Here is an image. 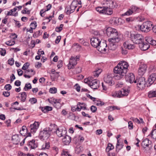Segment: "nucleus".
Instances as JSON below:
<instances>
[{
  "mask_svg": "<svg viewBox=\"0 0 156 156\" xmlns=\"http://www.w3.org/2000/svg\"><path fill=\"white\" fill-rule=\"evenodd\" d=\"M107 35L110 37L108 39V47L111 50H114L117 48L118 44L121 40V36L117 30L111 27L106 30Z\"/></svg>",
  "mask_w": 156,
  "mask_h": 156,
  "instance_id": "obj_1",
  "label": "nucleus"
},
{
  "mask_svg": "<svg viewBox=\"0 0 156 156\" xmlns=\"http://www.w3.org/2000/svg\"><path fill=\"white\" fill-rule=\"evenodd\" d=\"M129 66L128 63L125 61L120 62L114 69L115 73L117 74L115 76V79L120 80L125 75L127 71V68Z\"/></svg>",
  "mask_w": 156,
  "mask_h": 156,
  "instance_id": "obj_2",
  "label": "nucleus"
},
{
  "mask_svg": "<svg viewBox=\"0 0 156 156\" xmlns=\"http://www.w3.org/2000/svg\"><path fill=\"white\" fill-rule=\"evenodd\" d=\"M130 38L133 43L139 44L143 42L144 39L142 35L139 34H131Z\"/></svg>",
  "mask_w": 156,
  "mask_h": 156,
  "instance_id": "obj_3",
  "label": "nucleus"
},
{
  "mask_svg": "<svg viewBox=\"0 0 156 156\" xmlns=\"http://www.w3.org/2000/svg\"><path fill=\"white\" fill-rule=\"evenodd\" d=\"M51 129L49 127H46L41 131L39 134V137L41 140L48 139L51 133Z\"/></svg>",
  "mask_w": 156,
  "mask_h": 156,
  "instance_id": "obj_4",
  "label": "nucleus"
},
{
  "mask_svg": "<svg viewBox=\"0 0 156 156\" xmlns=\"http://www.w3.org/2000/svg\"><path fill=\"white\" fill-rule=\"evenodd\" d=\"M135 83H136L137 88L139 90H142L145 88L146 86L145 79L143 77H140L136 80Z\"/></svg>",
  "mask_w": 156,
  "mask_h": 156,
  "instance_id": "obj_5",
  "label": "nucleus"
},
{
  "mask_svg": "<svg viewBox=\"0 0 156 156\" xmlns=\"http://www.w3.org/2000/svg\"><path fill=\"white\" fill-rule=\"evenodd\" d=\"M152 23L150 21H147L144 22L140 27L141 31L144 32H147L149 31L152 28Z\"/></svg>",
  "mask_w": 156,
  "mask_h": 156,
  "instance_id": "obj_6",
  "label": "nucleus"
},
{
  "mask_svg": "<svg viewBox=\"0 0 156 156\" xmlns=\"http://www.w3.org/2000/svg\"><path fill=\"white\" fill-rule=\"evenodd\" d=\"M101 42V39L99 37H94L90 39V43L92 46L95 48L98 47Z\"/></svg>",
  "mask_w": 156,
  "mask_h": 156,
  "instance_id": "obj_7",
  "label": "nucleus"
},
{
  "mask_svg": "<svg viewBox=\"0 0 156 156\" xmlns=\"http://www.w3.org/2000/svg\"><path fill=\"white\" fill-rule=\"evenodd\" d=\"M79 60V57L76 56H72L70 59L69 62L68 68L69 69H71L77 64V61Z\"/></svg>",
  "mask_w": 156,
  "mask_h": 156,
  "instance_id": "obj_8",
  "label": "nucleus"
},
{
  "mask_svg": "<svg viewBox=\"0 0 156 156\" xmlns=\"http://www.w3.org/2000/svg\"><path fill=\"white\" fill-rule=\"evenodd\" d=\"M98 48V51L102 53L107 52L106 51L108 50V48L110 49L108 46L107 47V44L105 42H101Z\"/></svg>",
  "mask_w": 156,
  "mask_h": 156,
  "instance_id": "obj_9",
  "label": "nucleus"
},
{
  "mask_svg": "<svg viewBox=\"0 0 156 156\" xmlns=\"http://www.w3.org/2000/svg\"><path fill=\"white\" fill-rule=\"evenodd\" d=\"M99 81L97 80H93L89 83V85L94 90L98 89L99 87Z\"/></svg>",
  "mask_w": 156,
  "mask_h": 156,
  "instance_id": "obj_10",
  "label": "nucleus"
},
{
  "mask_svg": "<svg viewBox=\"0 0 156 156\" xmlns=\"http://www.w3.org/2000/svg\"><path fill=\"white\" fill-rule=\"evenodd\" d=\"M141 145L144 148L148 147L150 149L153 146L151 141L147 138L144 139L143 140Z\"/></svg>",
  "mask_w": 156,
  "mask_h": 156,
  "instance_id": "obj_11",
  "label": "nucleus"
},
{
  "mask_svg": "<svg viewBox=\"0 0 156 156\" xmlns=\"http://www.w3.org/2000/svg\"><path fill=\"white\" fill-rule=\"evenodd\" d=\"M48 101L50 103L53 104L54 106L56 108H58L61 106V99H55L54 98H51V100L48 99Z\"/></svg>",
  "mask_w": 156,
  "mask_h": 156,
  "instance_id": "obj_12",
  "label": "nucleus"
},
{
  "mask_svg": "<svg viewBox=\"0 0 156 156\" xmlns=\"http://www.w3.org/2000/svg\"><path fill=\"white\" fill-rule=\"evenodd\" d=\"M104 81L105 83L108 85L111 86L114 84V81L112 80V74L108 75L104 78Z\"/></svg>",
  "mask_w": 156,
  "mask_h": 156,
  "instance_id": "obj_13",
  "label": "nucleus"
},
{
  "mask_svg": "<svg viewBox=\"0 0 156 156\" xmlns=\"http://www.w3.org/2000/svg\"><path fill=\"white\" fill-rule=\"evenodd\" d=\"M39 123L35 121L33 124L30 125V131L31 133H34L39 127Z\"/></svg>",
  "mask_w": 156,
  "mask_h": 156,
  "instance_id": "obj_14",
  "label": "nucleus"
},
{
  "mask_svg": "<svg viewBox=\"0 0 156 156\" xmlns=\"http://www.w3.org/2000/svg\"><path fill=\"white\" fill-rule=\"evenodd\" d=\"M122 20L121 18H117L113 17L111 18L109 20L110 23L112 25H121V21Z\"/></svg>",
  "mask_w": 156,
  "mask_h": 156,
  "instance_id": "obj_15",
  "label": "nucleus"
},
{
  "mask_svg": "<svg viewBox=\"0 0 156 156\" xmlns=\"http://www.w3.org/2000/svg\"><path fill=\"white\" fill-rule=\"evenodd\" d=\"M146 65L143 64L141 65L139 68L138 73L140 75H143L146 71L147 68Z\"/></svg>",
  "mask_w": 156,
  "mask_h": 156,
  "instance_id": "obj_16",
  "label": "nucleus"
},
{
  "mask_svg": "<svg viewBox=\"0 0 156 156\" xmlns=\"http://www.w3.org/2000/svg\"><path fill=\"white\" fill-rule=\"evenodd\" d=\"M126 81L132 83H135V76L134 74L132 73H129L126 76Z\"/></svg>",
  "mask_w": 156,
  "mask_h": 156,
  "instance_id": "obj_17",
  "label": "nucleus"
},
{
  "mask_svg": "<svg viewBox=\"0 0 156 156\" xmlns=\"http://www.w3.org/2000/svg\"><path fill=\"white\" fill-rule=\"evenodd\" d=\"M56 133L58 137H61L63 136L66 134V131L65 129L60 128L57 129Z\"/></svg>",
  "mask_w": 156,
  "mask_h": 156,
  "instance_id": "obj_18",
  "label": "nucleus"
},
{
  "mask_svg": "<svg viewBox=\"0 0 156 156\" xmlns=\"http://www.w3.org/2000/svg\"><path fill=\"white\" fill-rule=\"evenodd\" d=\"M139 46L141 49L143 51L146 50L150 47V45L148 44L143 42L139 44Z\"/></svg>",
  "mask_w": 156,
  "mask_h": 156,
  "instance_id": "obj_19",
  "label": "nucleus"
},
{
  "mask_svg": "<svg viewBox=\"0 0 156 156\" xmlns=\"http://www.w3.org/2000/svg\"><path fill=\"white\" fill-rule=\"evenodd\" d=\"M156 80V74L153 73L151 75L148 79V81L150 85L154 83L155 80Z\"/></svg>",
  "mask_w": 156,
  "mask_h": 156,
  "instance_id": "obj_20",
  "label": "nucleus"
},
{
  "mask_svg": "<svg viewBox=\"0 0 156 156\" xmlns=\"http://www.w3.org/2000/svg\"><path fill=\"white\" fill-rule=\"evenodd\" d=\"M12 140L14 144H17L20 142V138L18 135H15L12 136Z\"/></svg>",
  "mask_w": 156,
  "mask_h": 156,
  "instance_id": "obj_21",
  "label": "nucleus"
},
{
  "mask_svg": "<svg viewBox=\"0 0 156 156\" xmlns=\"http://www.w3.org/2000/svg\"><path fill=\"white\" fill-rule=\"evenodd\" d=\"M77 1H73L70 5L71 8V13H72L75 10V8L77 7Z\"/></svg>",
  "mask_w": 156,
  "mask_h": 156,
  "instance_id": "obj_22",
  "label": "nucleus"
},
{
  "mask_svg": "<svg viewBox=\"0 0 156 156\" xmlns=\"http://www.w3.org/2000/svg\"><path fill=\"white\" fill-rule=\"evenodd\" d=\"M35 140H33L29 142L28 145L31 149H34L37 147V144L35 143Z\"/></svg>",
  "mask_w": 156,
  "mask_h": 156,
  "instance_id": "obj_23",
  "label": "nucleus"
},
{
  "mask_svg": "<svg viewBox=\"0 0 156 156\" xmlns=\"http://www.w3.org/2000/svg\"><path fill=\"white\" fill-rule=\"evenodd\" d=\"M124 47L128 49H133L135 48L133 44H129L128 42H125L123 44Z\"/></svg>",
  "mask_w": 156,
  "mask_h": 156,
  "instance_id": "obj_24",
  "label": "nucleus"
},
{
  "mask_svg": "<svg viewBox=\"0 0 156 156\" xmlns=\"http://www.w3.org/2000/svg\"><path fill=\"white\" fill-rule=\"evenodd\" d=\"M123 90H119L115 91L112 95V96L113 97L121 98L122 97V92H124Z\"/></svg>",
  "mask_w": 156,
  "mask_h": 156,
  "instance_id": "obj_25",
  "label": "nucleus"
},
{
  "mask_svg": "<svg viewBox=\"0 0 156 156\" xmlns=\"http://www.w3.org/2000/svg\"><path fill=\"white\" fill-rule=\"evenodd\" d=\"M109 5V6L110 8H114L116 6V2L111 0H110L107 3Z\"/></svg>",
  "mask_w": 156,
  "mask_h": 156,
  "instance_id": "obj_26",
  "label": "nucleus"
},
{
  "mask_svg": "<svg viewBox=\"0 0 156 156\" xmlns=\"http://www.w3.org/2000/svg\"><path fill=\"white\" fill-rule=\"evenodd\" d=\"M52 110V108L51 107L47 106L44 107H42L41 108L42 111L44 113L48 112L49 111Z\"/></svg>",
  "mask_w": 156,
  "mask_h": 156,
  "instance_id": "obj_27",
  "label": "nucleus"
},
{
  "mask_svg": "<svg viewBox=\"0 0 156 156\" xmlns=\"http://www.w3.org/2000/svg\"><path fill=\"white\" fill-rule=\"evenodd\" d=\"M71 137L68 135H66L64 138L63 139V142H65L66 144H69L71 141Z\"/></svg>",
  "mask_w": 156,
  "mask_h": 156,
  "instance_id": "obj_28",
  "label": "nucleus"
},
{
  "mask_svg": "<svg viewBox=\"0 0 156 156\" xmlns=\"http://www.w3.org/2000/svg\"><path fill=\"white\" fill-rule=\"evenodd\" d=\"M148 96L150 98L156 97V89L155 90L149 91L148 93Z\"/></svg>",
  "mask_w": 156,
  "mask_h": 156,
  "instance_id": "obj_29",
  "label": "nucleus"
},
{
  "mask_svg": "<svg viewBox=\"0 0 156 156\" xmlns=\"http://www.w3.org/2000/svg\"><path fill=\"white\" fill-rule=\"evenodd\" d=\"M105 14L111 15L113 13L112 10L111 8H108L105 7Z\"/></svg>",
  "mask_w": 156,
  "mask_h": 156,
  "instance_id": "obj_30",
  "label": "nucleus"
},
{
  "mask_svg": "<svg viewBox=\"0 0 156 156\" xmlns=\"http://www.w3.org/2000/svg\"><path fill=\"white\" fill-rule=\"evenodd\" d=\"M20 94H21V101L23 102H24L26 100L27 96L26 93L25 92H23L21 93H20Z\"/></svg>",
  "mask_w": 156,
  "mask_h": 156,
  "instance_id": "obj_31",
  "label": "nucleus"
},
{
  "mask_svg": "<svg viewBox=\"0 0 156 156\" xmlns=\"http://www.w3.org/2000/svg\"><path fill=\"white\" fill-rule=\"evenodd\" d=\"M114 147L111 144L109 143L108 144V146L106 149V151L107 152H109L110 150H111L113 149Z\"/></svg>",
  "mask_w": 156,
  "mask_h": 156,
  "instance_id": "obj_32",
  "label": "nucleus"
},
{
  "mask_svg": "<svg viewBox=\"0 0 156 156\" xmlns=\"http://www.w3.org/2000/svg\"><path fill=\"white\" fill-rule=\"evenodd\" d=\"M79 42L84 46H88L89 43L83 39H80L79 40Z\"/></svg>",
  "mask_w": 156,
  "mask_h": 156,
  "instance_id": "obj_33",
  "label": "nucleus"
},
{
  "mask_svg": "<svg viewBox=\"0 0 156 156\" xmlns=\"http://www.w3.org/2000/svg\"><path fill=\"white\" fill-rule=\"evenodd\" d=\"M130 9H131L133 13L137 12L139 10V8L135 6H132L130 7Z\"/></svg>",
  "mask_w": 156,
  "mask_h": 156,
  "instance_id": "obj_34",
  "label": "nucleus"
},
{
  "mask_svg": "<svg viewBox=\"0 0 156 156\" xmlns=\"http://www.w3.org/2000/svg\"><path fill=\"white\" fill-rule=\"evenodd\" d=\"M32 87L30 83H27L25 84L23 90L25 91H27L28 89H31Z\"/></svg>",
  "mask_w": 156,
  "mask_h": 156,
  "instance_id": "obj_35",
  "label": "nucleus"
},
{
  "mask_svg": "<svg viewBox=\"0 0 156 156\" xmlns=\"http://www.w3.org/2000/svg\"><path fill=\"white\" fill-rule=\"evenodd\" d=\"M49 147V143L48 142H46L42 145L41 149L43 150L48 149Z\"/></svg>",
  "mask_w": 156,
  "mask_h": 156,
  "instance_id": "obj_36",
  "label": "nucleus"
},
{
  "mask_svg": "<svg viewBox=\"0 0 156 156\" xmlns=\"http://www.w3.org/2000/svg\"><path fill=\"white\" fill-rule=\"evenodd\" d=\"M16 10H17L16 8L10 10L9 12H8V13H7V15H8V16L12 15V16H16L15 15H13L12 14V13L13 12H15Z\"/></svg>",
  "mask_w": 156,
  "mask_h": 156,
  "instance_id": "obj_37",
  "label": "nucleus"
},
{
  "mask_svg": "<svg viewBox=\"0 0 156 156\" xmlns=\"http://www.w3.org/2000/svg\"><path fill=\"white\" fill-rule=\"evenodd\" d=\"M71 11V8L70 6H66V8H65V11L66 12V13L67 14H70L71 13L70 12Z\"/></svg>",
  "mask_w": 156,
  "mask_h": 156,
  "instance_id": "obj_38",
  "label": "nucleus"
},
{
  "mask_svg": "<svg viewBox=\"0 0 156 156\" xmlns=\"http://www.w3.org/2000/svg\"><path fill=\"white\" fill-rule=\"evenodd\" d=\"M150 135L153 139H156V129L152 131Z\"/></svg>",
  "mask_w": 156,
  "mask_h": 156,
  "instance_id": "obj_39",
  "label": "nucleus"
},
{
  "mask_svg": "<svg viewBox=\"0 0 156 156\" xmlns=\"http://www.w3.org/2000/svg\"><path fill=\"white\" fill-rule=\"evenodd\" d=\"M15 44V41H14L10 40L8 41L5 42V44L9 46H12L13 45Z\"/></svg>",
  "mask_w": 156,
  "mask_h": 156,
  "instance_id": "obj_40",
  "label": "nucleus"
},
{
  "mask_svg": "<svg viewBox=\"0 0 156 156\" xmlns=\"http://www.w3.org/2000/svg\"><path fill=\"white\" fill-rule=\"evenodd\" d=\"M63 26V24H61L59 27H56L55 31L58 32H60L62 29V27Z\"/></svg>",
  "mask_w": 156,
  "mask_h": 156,
  "instance_id": "obj_41",
  "label": "nucleus"
},
{
  "mask_svg": "<svg viewBox=\"0 0 156 156\" xmlns=\"http://www.w3.org/2000/svg\"><path fill=\"white\" fill-rule=\"evenodd\" d=\"M30 27L32 29H35L37 26V23L36 22L34 21L32 23H31L30 25Z\"/></svg>",
  "mask_w": 156,
  "mask_h": 156,
  "instance_id": "obj_42",
  "label": "nucleus"
},
{
  "mask_svg": "<svg viewBox=\"0 0 156 156\" xmlns=\"http://www.w3.org/2000/svg\"><path fill=\"white\" fill-rule=\"evenodd\" d=\"M27 129L26 126H23L22 129L20 131L21 134L23 135L24 133H22V132H24L25 133H26L27 132Z\"/></svg>",
  "mask_w": 156,
  "mask_h": 156,
  "instance_id": "obj_43",
  "label": "nucleus"
},
{
  "mask_svg": "<svg viewBox=\"0 0 156 156\" xmlns=\"http://www.w3.org/2000/svg\"><path fill=\"white\" fill-rule=\"evenodd\" d=\"M29 101L32 104H34L37 102V99L35 98H31L29 100Z\"/></svg>",
  "mask_w": 156,
  "mask_h": 156,
  "instance_id": "obj_44",
  "label": "nucleus"
},
{
  "mask_svg": "<svg viewBox=\"0 0 156 156\" xmlns=\"http://www.w3.org/2000/svg\"><path fill=\"white\" fill-rule=\"evenodd\" d=\"M152 37H145V40L147 42V43L148 44H149L151 42V41H152Z\"/></svg>",
  "mask_w": 156,
  "mask_h": 156,
  "instance_id": "obj_45",
  "label": "nucleus"
},
{
  "mask_svg": "<svg viewBox=\"0 0 156 156\" xmlns=\"http://www.w3.org/2000/svg\"><path fill=\"white\" fill-rule=\"evenodd\" d=\"M130 119L132 120L134 122L137 123L138 124L140 123V120L137 118L131 117Z\"/></svg>",
  "mask_w": 156,
  "mask_h": 156,
  "instance_id": "obj_46",
  "label": "nucleus"
},
{
  "mask_svg": "<svg viewBox=\"0 0 156 156\" xmlns=\"http://www.w3.org/2000/svg\"><path fill=\"white\" fill-rule=\"evenodd\" d=\"M133 12L130 9H129L127 11L125 12L123 15V16L128 15L129 16L133 13Z\"/></svg>",
  "mask_w": 156,
  "mask_h": 156,
  "instance_id": "obj_47",
  "label": "nucleus"
},
{
  "mask_svg": "<svg viewBox=\"0 0 156 156\" xmlns=\"http://www.w3.org/2000/svg\"><path fill=\"white\" fill-rule=\"evenodd\" d=\"M57 91L56 88L55 87H52L50 88L49 90V92L50 93L52 94L55 93Z\"/></svg>",
  "mask_w": 156,
  "mask_h": 156,
  "instance_id": "obj_48",
  "label": "nucleus"
},
{
  "mask_svg": "<svg viewBox=\"0 0 156 156\" xmlns=\"http://www.w3.org/2000/svg\"><path fill=\"white\" fill-rule=\"evenodd\" d=\"M29 66V64L28 62L25 63L22 67V69L23 70H26L28 68Z\"/></svg>",
  "mask_w": 156,
  "mask_h": 156,
  "instance_id": "obj_49",
  "label": "nucleus"
},
{
  "mask_svg": "<svg viewBox=\"0 0 156 156\" xmlns=\"http://www.w3.org/2000/svg\"><path fill=\"white\" fill-rule=\"evenodd\" d=\"M121 90H123L124 92H122V97L125 96H127L129 92L128 90L125 89H122Z\"/></svg>",
  "mask_w": 156,
  "mask_h": 156,
  "instance_id": "obj_50",
  "label": "nucleus"
},
{
  "mask_svg": "<svg viewBox=\"0 0 156 156\" xmlns=\"http://www.w3.org/2000/svg\"><path fill=\"white\" fill-rule=\"evenodd\" d=\"M4 88L6 90H9L11 89L12 86L10 84H7L5 86Z\"/></svg>",
  "mask_w": 156,
  "mask_h": 156,
  "instance_id": "obj_51",
  "label": "nucleus"
},
{
  "mask_svg": "<svg viewBox=\"0 0 156 156\" xmlns=\"http://www.w3.org/2000/svg\"><path fill=\"white\" fill-rule=\"evenodd\" d=\"M128 128L129 129H132L133 128V123L131 121H129L128 122Z\"/></svg>",
  "mask_w": 156,
  "mask_h": 156,
  "instance_id": "obj_52",
  "label": "nucleus"
},
{
  "mask_svg": "<svg viewBox=\"0 0 156 156\" xmlns=\"http://www.w3.org/2000/svg\"><path fill=\"white\" fill-rule=\"evenodd\" d=\"M8 63L11 66L14 63V60L13 58H11L9 59Z\"/></svg>",
  "mask_w": 156,
  "mask_h": 156,
  "instance_id": "obj_53",
  "label": "nucleus"
},
{
  "mask_svg": "<svg viewBox=\"0 0 156 156\" xmlns=\"http://www.w3.org/2000/svg\"><path fill=\"white\" fill-rule=\"evenodd\" d=\"M1 49L0 48V50ZM0 51V54L2 56H4L6 53V51L5 49H3V48L1 49V50Z\"/></svg>",
  "mask_w": 156,
  "mask_h": 156,
  "instance_id": "obj_54",
  "label": "nucleus"
},
{
  "mask_svg": "<svg viewBox=\"0 0 156 156\" xmlns=\"http://www.w3.org/2000/svg\"><path fill=\"white\" fill-rule=\"evenodd\" d=\"M3 95L6 97H8L10 95V93L8 91H4L3 92Z\"/></svg>",
  "mask_w": 156,
  "mask_h": 156,
  "instance_id": "obj_55",
  "label": "nucleus"
},
{
  "mask_svg": "<svg viewBox=\"0 0 156 156\" xmlns=\"http://www.w3.org/2000/svg\"><path fill=\"white\" fill-rule=\"evenodd\" d=\"M90 110L93 112H95L97 110V108L96 106L92 105L90 107Z\"/></svg>",
  "mask_w": 156,
  "mask_h": 156,
  "instance_id": "obj_56",
  "label": "nucleus"
},
{
  "mask_svg": "<svg viewBox=\"0 0 156 156\" xmlns=\"http://www.w3.org/2000/svg\"><path fill=\"white\" fill-rule=\"evenodd\" d=\"M63 62L62 61H59L58 62L57 66L58 68L59 69L62 66Z\"/></svg>",
  "mask_w": 156,
  "mask_h": 156,
  "instance_id": "obj_57",
  "label": "nucleus"
},
{
  "mask_svg": "<svg viewBox=\"0 0 156 156\" xmlns=\"http://www.w3.org/2000/svg\"><path fill=\"white\" fill-rule=\"evenodd\" d=\"M107 84L105 83H102V86L103 87V90H106L107 89V87L106 85Z\"/></svg>",
  "mask_w": 156,
  "mask_h": 156,
  "instance_id": "obj_58",
  "label": "nucleus"
},
{
  "mask_svg": "<svg viewBox=\"0 0 156 156\" xmlns=\"http://www.w3.org/2000/svg\"><path fill=\"white\" fill-rule=\"evenodd\" d=\"M61 39V36H58L57 37L55 41V43L56 44H58L59 43Z\"/></svg>",
  "mask_w": 156,
  "mask_h": 156,
  "instance_id": "obj_59",
  "label": "nucleus"
},
{
  "mask_svg": "<svg viewBox=\"0 0 156 156\" xmlns=\"http://www.w3.org/2000/svg\"><path fill=\"white\" fill-rule=\"evenodd\" d=\"M96 104L98 106H102L104 104V103L101 101H98Z\"/></svg>",
  "mask_w": 156,
  "mask_h": 156,
  "instance_id": "obj_60",
  "label": "nucleus"
},
{
  "mask_svg": "<svg viewBox=\"0 0 156 156\" xmlns=\"http://www.w3.org/2000/svg\"><path fill=\"white\" fill-rule=\"evenodd\" d=\"M91 80H90V78L85 79L84 80V82L85 83L89 85V83H90Z\"/></svg>",
  "mask_w": 156,
  "mask_h": 156,
  "instance_id": "obj_61",
  "label": "nucleus"
},
{
  "mask_svg": "<svg viewBox=\"0 0 156 156\" xmlns=\"http://www.w3.org/2000/svg\"><path fill=\"white\" fill-rule=\"evenodd\" d=\"M123 146V145L122 144L120 145L119 144V146H118V148H116V151H117L118 152L122 148Z\"/></svg>",
  "mask_w": 156,
  "mask_h": 156,
  "instance_id": "obj_62",
  "label": "nucleus"
},
{
  "mask_svg": "<svg viewBox=\"0 0 156 156\" xmlns=\"http://www.w3.org/2000/svg\"><path fill=\"white\" fill-rule=\"evenodd\" d=\"M21 82L19 80H16L14 83L15 85L17 86H19L20 85Z\"/></svg>",
  "mask_w": 156,
  "mask_h": 156,
  "instance_id": "obj_63",
  "label": "nucleus"
},
{
  "mask_svg": "<svg viewBox=\"0 0 156 156\" xmlns=\"http://www.w3.org/2000/svg\"><path fill=\"white\" fill-rule=\"evenodd\" d=\"M17 73L18 75L19 76H20L23 75V71L22 70L20 69H19L17 70Z\"/></svg>",
  "mask_w": 156,
  "mask_h": 156,
  "instance_id": "obj_64",
  "label": "nucleus"
}]
</instances>
